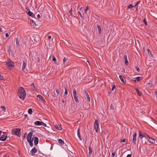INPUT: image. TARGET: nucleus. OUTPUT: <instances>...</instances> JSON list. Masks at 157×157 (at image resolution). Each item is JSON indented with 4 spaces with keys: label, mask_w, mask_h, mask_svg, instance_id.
I'll return each mask as SVG.
<instances>
[{
    "label": "nucleus",
    "mask_w": 157,
    "mask_h": 157,
    "mask_svg": "<svg viewBox=\"0 0 157 157\" xmlns=\"http://www.w3.org/2000/svg\"><path fill=\"white\" fill-rule=\"evenodd\" d=\"M26 93L24 88L21 87L18 90V95L19 98L22 100H24L25 97Z\"/></svg>",
    "instance_id": "1"
},
{
    "label": "nucleus",
    "mask_w": 157,
    "mask_h": 157,
    "mask_svg": "<svg viewBox=\"0 0 157 157\" xmlns=\"http://www.w3.org/2000/svg\"><path fill=\"white\" fill-rule=\"evenodd\" d=\"M12 132L15 135H17L19 136H21V129L19 128H14L12 130Z\"/></svg>",
    "instance_id": "2"
},
{
    "label": "nucleus",
    "mask_w": 157,
    "mask_h": 157,
    "mask_svg": "<svg viewBox=\"0 0 157 157\" xmlns=\"http://www.w3.org/2000/svg\"><path fill=\"white\" fill-rule=\"evenodd\" d=\"M94 129L95 130L96 132H98V121L96 120L94 123Z\"/></svg>",
    "instance_id": "3"
},
{
    "label": "nucleus",
    "mask_w": 157,
    "mask_h": 157,
    "mask_svg": "<svg viewBox=\"0 0 157 157\" xmlns=\"http://www.w3.org/2000/svg\"><path fill=\"white\" fill-rule=\"evenodd\" d=\"M6 64L9 68H10L12 67H13L14 65L13 62L11 60L7 62Z\"/></svg>",
    "instance_id": "4"
},
{
    "label": "nucleus",
    "mask_w": 157,
    "mask_h": 157,
    "mask_svg": "<svg viewBox=\"0 0 157 157\" xmlns=\"http://www.w3.org/2000/svg\"><path fill=\"white\" fill-rule=\"evenodd\" d=\"M136 132H135L133 136L132 142L135 145H136Z\"/></svg>",
    "instance_id": "5"
},
{
    "label": "nucleus",
    "mask_w": 157,
    "mask_h": 157,
    "mask_svg": "<svg viewBox=\"0 0 157 157\" xmlns=\"http://www.w3.org/2000/svg\"><path fill=\"white\" fill-rule=\"evenodd\" d=\"M37 151V150L36 148L35 147H34L31 151L30 153L31 154V155H35V153Z\"/></svg>",
    "instance_id": "6"
},
{
    "label": "nucleus",
    "mask_w": 157,
    "mask_h": 157,
    "mask_svg": "<svg viewBox=\"0 0 157 157\" xmlns=\"http://www.w3.org/2000/svg\"><path fill=\"white\" fill-rule=\"evenodd\" d=\"M84 94L87 97V101L89 102L90 101V97L86 90H84Z\"/></svg>",
    "instance_id": "7"
},
{
    "label": "nucleus",
    "mask_w": 157,
    "mask_h": 157,
    "mask_svg": "<svg viewBox=\"0 0 157 157\" xmlns=\"http://www.w3.org/2000/svg\"><path fill=\"white\" fill-rule=\"evenodd\" d=\"M119 78H120L121 80L124 83H126V80L121 75L119 76Z\"/></svg>",
    "instance_id": "8"
},
{
    "label": "nucleus",
    "mask_w": 157,
    "mask_h": 157,
    "mask_svg": "<svg viewBox=\"0 0 157 157\" xmlns=\"http://www.w3.org/2000/svg\"><path fill=\"white\" fill-rule=\"evenodd\" d=\"M151 143L154 144L155 142V140L152 138L149 137L147 139Z\"/></svg>",
    "instance_id": "9"
},
{
    "label": "nucleus",
    "mask_w": 157,
    "mask_h": 157,
    "mask_svg": "<svg viewBox=\"0 0 157 157\" xmlns=\"http://www.w3.org/2000/svg\"><path fill=\"white\" fill-rule=\"evenodd\" d=\"M26 65V63L25 61H23L22 66V70L23 71H25V67Z\"/></svg>",
    "instance_id": "10"
},
{
    "label": "nucleus",
    "mask_w": 157,
    "mask_h": 157,
    "mask_svg": "<svg viewBox=\"0 0 157 157\" xmlns=\"http://www.w3.org/2000/svg\"><path fill=\"white\" fill-rule=\"evenodd\" d=\"M39 142V139L38 137H34V144L35 145H37Z\"/></svg>",
    "instance_id": "11"
},
{
    "label": "nucleus",
    "mask_w": 157,
    "mask_h": 157,
    "mask_svg": "<svg viewBox=\"0 0 157 157\" xmlns=\"http://www.w3.org/2000/svg\"><path fill=\"white\" fill-rule=\"evenodd\" d=\"M30 24L32 26H33L34 27H35L36 26V24L35 22L32 20L30 21Z\"/></svg>",
    "instance_id": "12"
},
{
    "label": "nucleus",
    "mask_w": 157,
    "mask_h": 157,
    "mask_svg": "<svg viewBox=\"0 0 157 157\" xmlns=\"http://www.w3.org/2000/svg\"><path fill=\"white\" fill-rule=\"evenodd\" d=\"M55 127L56 129L59 130H61L62 129V128L60 125L59 124L56 125Z\"/></svg>",
    "instance_id": "13"
},
{
    "label": "nucleus",
    "mask_w": 157,
    "mask_h": 157,
    "mask_svg": "<svg viewBox=\"0 0 157 157\" xmlns=\"http://www.w3.org/2000/svg\"><path fill=\"white\" fill-rule=\"evenodd\" d=\"M89 151L88 156H90L91 154L92 151V149L90 147H89Z\"/></svg>",
    "instance_id": "14"
},
{
    "label": "nucleus",
    "mask_w": 157,
    "mask_h": 157,
    "mask_svg": "<svg viewBox=\"0 0 157 157\" xmlns=\"http://www.w3.org/2000/svg\"><path fill=\"white\" fill-rule=\"evenodd\" d=\"M124 59L125 63L126 65H127L128 64V62L127 59V57L126 55H125L124 56Z\"/></svg>",
    "instance_id": "15"
},
{
    "label": "nucleus",
    "mask_w": 157,
    "mask_h": 157,
    "mask_svg": "<svg viewBox=\"0 0 157 157\" xmlns=\"http://www.w3.org/2000/svg\"><path fill=\"white\" fill-rule=\"evenodd\" d=\"M41 121H36L34 123V124L36 126H39L41 125Z\"/></svg>",
    "instance_id": "16"
},
{
    "label": "nucleus",
    "mask_w": 157,
    "mask_h": 157,
    "mask_svg": "<svg viewBox=\"0 0 157 157\" xmlns=\"http://www.w3.org/2000/svg\"><path fill=\"white\" fill-rule=\"evenodd\" d=\"M33 134V133L32 132H30L28 135L27 138L31 139L32 136Z\"/></svg>",
    "instance_id": "17"
},
{
    "label": "nucleus",
    "mask_w": 157,
    "mask_h": 157,
    "mask_svg": "<svg viewBox=\"0 0 157 157\" xmlns=\"http://www.w3.org/2000/svg\"><path fill=\"white\" fill-rule=\"evenodd\" d=\"M97 28H98V31L99 33L100 34L101 33V27L100 25L98 24L97 25Z\"/></svg>",
    "instance_id": "18"
},
{
    "label": "nucleus",
    "mask_w": 157,
    "mask_h": 157,
    "mask_svg": "<svg viewBox=\"0 0 157 157\" xmlns=\"http://www.w3.org/2000/svg\"><path fill=\"white\" fill-rule=\"evenodd\" d=\"M27 13L31 17H34V14L32 12L30 11H29V13Z\"/></svg>",
    "instance_id": "19"
},
{
    "label": "nucleus",
    "mask_w": 157,
    "mask_h": 157,
    "mask_svg": "<svg viewBox=\"0 0 157 157\" xmlns=\"http://www.w3.org/2000/svg\"><path fill=\"white\" fill-rule=\"evenodd\" d=\"M6 136H2L0 138V140L2 141H4L6 140Z\"/></svg>",
    "instance_id": "20"
},
{
    "label": "nucleus",
    "mask_w": 157,
    "mask_h": 157,
    "mask_svg": "<svg viewBox=\"0 0 157 157\" xmlns=\"http://www.w3.org/2000/svg\"><path fill=\"white\" fill-rule=\"evenodd\" d=\"M36 97L38 99V100H41V101L44 98L42 97V96L40 95H38Z\"/></svg>",
    "instance_id": "21"
},
{
    "label": "nucleus",
    "mask_w": 157,
    "mask_h": 157,
    "mask_svg": "<svg viewBox=\"0 0 157 157\" xmlns=\"http://www.w3.org/2000/svg\"><path fill=\"white\" fill-rule=\"evenodd\" d=\"M136 90L137 91V94L138 95H139V96H141L142 94V92L141 91H139V90L138 89H136Z\"/></svg>",
    "instance_id": "22"
},
{
    "label": "nucleus",
    "mask_w": 157,
    "mask_h": 157,
    "mask_svg": "<svg viewBox=\"0 0 157 157\" xmlns=\"http://www.w3.org/2000/svg\"><path fill=\"white\" fill-rule=\"evenodd\" d=\"M77 134H78V137L79 138V139L81 140H82V138H81V136L80 135V132H79V129H78V132H77Z\"/></svg>",
    "instance_id": "23"
},
{
    "label": "nucleus",
    "mask_w": 157,
    "mask_h": 157,
    "mask_svg": "<svg viewBox=\"0 0 157 157\" xmlns=\"http://www.w3.org/2000/svg\"><path fill=\"white\" fill-rule=\"evenodd\" d=\"M140 1H139L134 6V7H135L136 10L137 9L138 7V5L140 3Z\"/></svg>",
    "instance_id": "24"
},
{
    "label": "nucleus",
    "mask_w": 157,
    "mask_h": 157,
    "mask_svg": "<svg viewBox=\"0 0 157 157\" xmlns=\"http://www.w3.org/2000/svg\"><path fill=\"white\" fill-rule=\"evenodd\" d=\"M141 78V77H137L135 78L136 79H135L134 80V81L136 82V81H139L140 80V78Z\"/></svg>",
    "instance_id": "25"
},
{
    "label": "nucleus",
    "mask_w": 157,
    "mask_h": 157,
    "mask_svg": "<svg viewBox=\"0 0 157 157\" xmlns=\"http://www.w3.org/2000/svg\"><path fill=\"white\" fill-rule=\"evenodd\" d=\"M16 42L17 45V46H19V41L18 40V39L17 38H16Z\"/></svg>",
    "instance_id": "26"
},
{
    "label": "nucleus",
    "mask_w": 157,
    "mask_h": 157,
    "mask_svg": "<svg viewBox=\"0 0 157 157\" xmlns=\"http://www.w3.org/2000/svg\"><path fill=\"white\" fill-rule=\"evenodd\" d=\"M74 99H75V101H76V102H79V101H78V98L77 96V95L74 96Z\"/></svg>",
    "instance_id": "27"
},
{
    "label": "nucleus",
    "mask_w": 157,
    "mask_h": 157,
    "mask_svg": "<svg viewBox=\"0 0 157 157\" xmlns=\"http://www.w3.org/2000/svg\"><path fill=\"white\" fill-rule=\"evenodd\" d=\"M73 96H76L77 95V93H76V90L75 89H73Z\"/></svg>",
    "instance_id": "28"
},
{
    "label": "nucleus",
    "mask_w": 157,
    "mask_h": 157,
    "mask_svg": "<svg viewBox=\"0 0 157 157\" xmlns=\"http://www.w3.org/2000/svg\"><path fill=\"white\" fill-rule=\"evenodd\" d=\"M27 141L30 144V143H33V138L32 139H30L27 138Z\"/></svg>",
    "instance_id": "29"
},
{
    "label": "nucleus",
    "mask_w": 157,
    "mask_h": 157,
    "mask_svg": "<svg viewBox=\"0 0 157 157\" xmlns=\"http://www.w3.org/2000/svg\"><path fill=\"white\" fill-rule=\"evenodd\" d=\"M58 141L60 143L62 144H64V141L61 139H59L58 140Z\"/></svg>",
    "instance_id": "30"
},
{
    "label": "nucleus",
    "mask_w": 157,
    "mask_h": 157,
    "mask_svg": "<svg viewBox=\"0 0 157 157\" xmlns=\"http://www.w3.org/2000/svg\"><path fill=\"white\" fill-rule=\"evenodd\" d=\"M1 108L2 109V111H5L6 110V108L5 106L2 105L1 106Z\"/></svg>",
    "instance_id": "31"
},
{
    "label": "nucleus",
    "mask_w": 157,
    "mask_h": 157,
    "mask_svg": "<svg viewBox=\"0 0 157 157\" xmlns=\"http://www.w3.org/2000/svg\"><path fill=\"white\" fill-rule=\"evenodd\" d=\"M78 15H80V17L82 18V19L83 18V15H82V13H81L80 12H79V11L78 12Z\"/></svg>",
    "instance_id": "32"
},
{
    "label": "nucleus",
    "mask_w": 157,
    "mask_h": 157,
    "mask_svg": "<svg viewBox=\"0 0 157 157\" xmlns=\"http://www.w3.org/2000/svg\"><path fill=\"white\" fill-rule=\"evenodd\" d=\"M147 51H148V54L151 56H152V55L151 53V51L149 50V49H147Z\"/></svg>",
    "instance_id": "33"
},
{
    "label": "nucleus",
    "mask_w": 157,
    "mask_h": 157,
    "mask_svg": "<svg viewBox=\"0 0 157 157\" xmlns=\"http://www.w3.org/2000/svg\"><path fill=\"white\" fill-rule=\"evenodd\" d=\"M32 110L31 108L29 109L28 112L29 114H31L32 113Z\"/></svg>",
    "instance_id": "34"
},
{
    "label": "nucleus",
    "mask_w": 157,
    "mask_h": 157,
    "mask_svg": "<svg viewBox=\"0 0 157 157\" xmlns=\"http://www.w3.org/2000/svg\"><path fill=\"white\" fill-rule=\"evenodd\" d=\"M133 7H134V6H133L132 4H130L128 6V8L131 9Z\"/></svg>",
    "instance_id": "35"
},
{
    "label": "nucleus",
    "mask_w": 157,
    "mask_h": 157,
    "mask_svg": "<svg viewBox=\"0 0 157 157\" xmlns=\"http://www.w3.org/2000/svg\"><path fill=\"white\" fill-rule=\"evenodd\" d=\"M31 87L32 88V89H34L35 88V87L34 86V84L33 83H32L31 85Z\"/></svg>",
    "instance_id": "36"
},
{
    "label": "nucleus",
    "mask_w": 157,
    "mask_h": 157,
    "mask_svg": "<svg viewBox=\"0 0 157 157\" xmlns=\"http://www.w3.org/2000/svg\"><path fill=\"white\" fill-rule=\"evenodd\" d=\"M139 136L140 139H142L143 137H144V135H142L141 134L140 131Z\"/></svg>",
    "instance_id": "37"
},
{
    "label": "nucleus",
    "mask_w": 157,
    "mask_h": 157,
    "mask_svg": "<svg viewBox=\"0 0 157 157\" xmlns=\"http://www.w3.org/2000/svg\"><path fill=\"white\" fill-rule=\"evenodd\" d=\"M65 91L64 94L65 95H67L68 94V90L65 87Z\"/></svg>",
    "instance_id": "38"
},
{
    "label": "nucleus",
    "mask_w": 157,
    "mask_h": 157,
    "mask_svg": "<svg viewBox=\"0 0 157 157\" xmlns=\"http://www.w3.org/2000/svg\"><path fill=\"white\" fill-rule=\"evenodd\" d=\"M72 8H71L70 11H69V13L70 14V15L72 16Z\"/></svg>",
    "instance_id": "39"
},
{
    "label": "nucleus",
    "mask_w": 157,
    "mask_h": 157,
    "mask_svg": "<svg viewBox=\"0 0 157 157\" xmlns=\"http://www.w3.org/2000/svg\"><path fill=\"white\" fill-rule=\"evenodd\" d=\"M144 137H146V138L147 139L148 137H149L147 134L145 133L144 134Z\"/></svg>",
    "instance_id": "40"
},
{
    "label": "nucleus",
    "mask_w": 157,
    "mask_h": 157,
    "mask_svg": "<svg viewBox=\"0 0 157 157\" xmlns=\"http://www.w3.org/2000/svg\"><path fill=\"white\" fill-rule=\"evenodd\" d=\"M52 60L54 61H55L56 60V58L54 56L52 57Z\"/></svg>",
    "instance_id": "41"
},
{
    "label": "nucleus",
    "mask_w": 157,
    "mask_h": 157,
    "mask_svg": "<svg viewBox=\"0 0 157 157\" xmlns=\"http://www.w3.org/2000/svg\"><path fill=\"white\" fill-rule=\"evenodd\" d=\"M67 59L66 57H64L63 59V63H64L65 62L67 61Z\"/></svg>",
    "instance_id": "42"
},
{
    "label": "nucleus",
    "mask_w": 157,
    "mask_h": 157,
    "mask_svg": "<svg viewBox=\"0 0 157 157\" xmlns=\"http://www.w3.org/2000/svg\"><path fill=\"white\" fill-rule=\"evenodd\" d=\"M112 90H113L116 88V86L114 85L113 86L112 85Z\"/></svg>",
    "instance_id": "43"
},
{
    "label": "nucleus",
    "mask_w": 157,
    "mask_h": 157,
    "mask_svg": "<svg viewBox=\"0 0 157 157\" xmlns=\"http://www.w3.org/2000/svg\"><path fill=\"white\" fill-rule=\"evenodd\" d=\"M41 125H43L44 126H47L46 124L44 123L42 121H41Z\"/></svg>",
    "instance_id": "44"
},
{
    "label": "nucleus",
    "mask_w": 157,
    "mask_h": 157,
    "mask_svg": "<svg viewBox=\"0 0 157 157\" xmlns=\"http://www.w3.org/2000/svg\"><path fill=\"white\" fill-rule=\"evenodd\" d=\"M88 6H87L85 9V13H87V10H88Z\"/></svg>",
    "instance_id": "45"
},
{
    "label": "nucleus",
    "mask_w": 157,
    "mask_h": 157,
    "mask_svg": "<svg viewBox=\"0 0 157 157\" xmlns=\"http://www.w3.org/2000/svg\"><path fill=\"white\" fill-rule=\"evenodd\" d=\"M136 69L137 70V71L138 72H140V69H139V68L138 67H136Z\"/></svg>",
    "instance_id": "46"
},
{
    "label": "nucleus",
    "mask_w": 157,
    "mask_h": 157,
    "mask_svg": "<svg viewBox=\"0 0 157 157\" xmlns=\"http://www.w3.org/2000/svg\"><path fill=\"white\" fill-rule=\"evenodd\" d=\"M110 108L112 110H113V109H114V107L113 106L112 104H111V105L110 106Z\"/></svg>",
    "instance_id": "47"
},
{
    "label": "nucleus",
    "mask_w": 157,
    "mask_h": 157,
    "mask_svg": "<svg viewBox=\"0 0 157 157\" xmlns=\"http://www.w3.org/2000/svg\"><path fill=\"white\" fill-rule=\"evenodd\" d=\"M144 22L146 25H147V24L146 21L145 19H144Z\"/></svg>",
    "instance_id": "48"
},
{
    "label": "nucleus",
    "mask_w": 157,
    "mask_h": 157,
    "mask_svg": "<svg viewBox=\"0 0 157 157\" xmlns=\"http://www.w3.org/2000/svg\"><path fill=\"white\" fill-rule=\"evenodd\" d=\"M56 92L57 93V94H59L60 93V91L58 89H56Z\"/></svg>",
    "instance_id": "49"
},
{
    "label": "nucleus",
    "mask_w": 157,
    "mask_h": 157,
    "mask_svg": "<svg viewBox=\"0 0 157 157\" xmlns=\"http://www.w3.org/2000/svg\"><path fill=\"white\" fill-rule=\"evenodd\" d=\"M26 12L27 13H29V11H30V9L29 8H26Z\"/></svg>",
    "instance_id": "50"
},
{
    "label": "nucleus",
    "mask_w": 157,
    "mask_h": 157,
    "mask_svg": "<svg viewBox=\"0 0 157 157\" xmlns=\"http://www.w3.org/2000/svg\"><path fill=\"white\" fill-rule=\"evenodd\" d=\"M3 79V76L0 75V79L2 80Z\"/></svg>",
    "instance_id": "51"
},
{
    "label": "nucleus",
    "mask_w": 157,
    "mask_h": 157,
    "mask_svg": "<svg viewBox=\"0 0 157 157\" xmlns=\"http://www.w3.org/2000/svg\"><path fill=\"white\" fill-rule=\"evenodd\" d=\"M29 144L31 147L33 146V143H30Z\"/></svg>",
    "instance_id": "52"
},
{
    "label": "nucleus",
    "mask_w": 157,
    "mask_h": 157,
    "mask_svg": "<svg viewBox=\"0 0 157 157\" xmlns=\"http://www.w3.org/2000/svg\"><path fill=\"white\" fill-rule=\"evenodd\" d=\"M111 155H112V157H114V156H115V153H112V154H111Z\"/></svg>",
    "instance_id": "53"
},
{
    "label": "nucleus",
    "mask_w": 157,
    "mask_h": 157,
    "mask_svg": "<svg viewBox=\"0 0 157 157\" xmlns=\"http://www.w3.org/2000/svg\"><path fill=\"white\" fill-rule=\"evenodd\" d=\"M9 36V35L8 34V33H6V37L7 38V37H8Z\"/></svg>",
    "instance_id": "54"
},
{
    "label": "nucleus",
    "mask_w": 157,
    "mask_h": 157,
    "mask_svg": "<svg viewBox=\"0 0 157 157\" xmlns=\"http://www.w3.org/2000/svg\"><path fill=\"white\" fill-rule=\"evenodd\" d=\"M131 156L132 155L131 154H128L126 157H131Z\"/></svg>",
    "instance_id": "55"
},
{
    "label": "nucleus",
    "mask_w": 157,
    "mask_h": 157,
    "mask_svg": "<svg viewBox=\"0 0 157 157\" xmlns=\"http://www.w3.org/2000/svg\"><path fill=\"white\" fill-rule=\"evenodd\" d=\"M42 101L43 103H45L46 102L45 100H44V98L42 99Z\"/></svg>",
    "instance_id": "56"
},
{
    "label": "nucleus",
    "mask_w": 157,
    "mask_h": 157,
    "mask_svg": "<svg viewBox=\"0 0 157 157\" xmlns=\"http://www.w3.org/2000/svg\"><path fill=\"white\" fill-rule=\"evenodd\" d=\"M3 157H9V155H8L6 154Z\"/></svg>",
    "instance_id": "57"
},
{
    "label": "nucleus",
    "mask_w": 157,
    "mask_h": 157,
    "mask_svg": "<svg viewBox=\"0 0 157 157\" xmlns=\"http://www.w3.org/2000/svg\"><path fill=\"white\" fill-rule=\"evenodd\" d=\"M121 142H125V140L124 139L122 140H121Z\"/></svg>",
    "instance_id": "58"
},
{
    "label": "nucleus",
    "mask_w": 157,
    "mask_h": 157,
    "mask_svg": "<svg viewBox=\"0 0 157 157\" xmlns=\"http://www.w3.org/2000/svg\"><path fill=\"white\" fill-rule=\"evenodd\" d=\"M148 84L150 86H152V83H149Z\"/></svg>",
    "instance_id": "59"
},
{
    "label": "nucleus",
    "mask_w": 157,
    "mask_h": 157,
    "mask_svg": "<svg viewBox=\"0 0 157 157\" xmlns=\"http://www.w3.org/2000/svg\"><path fill=\"white\" fill-rule=\"evenodd\" d=\"M24 118H26L27 117V115L26 114H25L24 115Z\"/></svg>",
    "instance_id": "60"
},
{
    "label": "nucleus",
    "mask_w": 157,
    "mask_h": 157,
    "mask_svg": "<svg viewBox=\"0 0 157 157\" xmlns=\"http://www.w3.org/2000/svg\"><path fill=\"white\" fill-rule=\"evenodd\" d=\"M37 17L38 18H40V15L39 14H38L37 15Z\"/></svg>",
    "instance_id": "61"
},
{
    "label": "nucleus",
    "mask_w": 157,
    "mask_h": 157,
    "mask_svg": "<svg viewBox=\"0 0 157 157\" xmlns=\"http://www.w3.org/2000/svg\"><path fill=\"white\" fill-rule=\"evenodd\" d=\"M155 95L157 96V90H155Z\"/></svg>",
    "instance_id": "62"
},
{
    "label": "nucleus",
    "mask_w": 157,
    "mask_h": 157,
    "mask_svg": "<svg viewBox=\"0 0 157 157\" xmlns=\"http://www.w3.org/2000/svg\"><path fill=\"white\" fill-rule=\"evenodd\" d=\"M52 38V36H48V38L49 39H51Z\"/></svg>",
    "instance_id": "63"
},
{
    "label": "nucleus",
    "mask_w": 157,
    "mask_h": 157,
    "mask_svg": "<svg viewBox=\"0 0 157 157\" xmlns=\"http://www.w3.org/2000/svg\"><path fill=\"white\" fill-rule=\"evenodd\" d=\"M62 103H64V102H65V101H64V100H63L62 101Z\"/></svg>",
    "instance_id": "64"
}]
</instances>
